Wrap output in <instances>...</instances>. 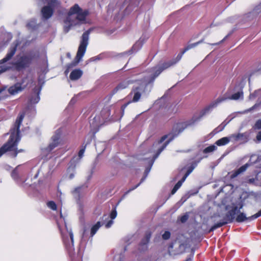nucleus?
<instances>
[{"label":"nucleus","mask_w":261,"mask_h":261,"mask_svg":"<svg viewBox=\"0 0 261 261\" xmlns=\"http://www.w3.org/2000/svg\"><path fill=\"white\" fill-rule=\"evenodd\" d=\"M230 137H223L216 142V144L218 146H223L228 144L230 142Z\"/></svg>","instance_id":"nucleus-24"},{"label":"nucleus","mask_w":261,"mask_h":261,"mask_svg":"<svg viewBox=\"0 0 261 261\" xmlns=\"http://www.w3.org/2000/svg\"><path fill=\"white\" fill-rule=\"evenodd\" d=\"M88 14V10L82 9L78 4H74L69 8L63 20L64 32L67 33L73 27L85 23Z\"/></svg>","instance_id":"nucleus-1"},{"label":"nucleus","mask_w":261,"mask_h":261,"mask_svg":"<svg viewBox=\"0 0 261 261\" xmlns=\"http://www.w3.org/2000/svg\"><path fill=\"white\" fill-rule=\"evenodd\" d=\"M100 56H96V57L91 58L90 61H95L100 60Z\"/></svg>","instance_id":"nucleus-43"},{"label":"nucleus","mask_w":261,"mask_h":261,"mask_svg":"<svg viewBox=\"0 0 261 261\" xmlns=\"http://www.w3.org/2000/svg\"><path fill=\"white\" fill-rule=\"evenodd\" d=\"M127 104H128V103H127V104H126V105H123V106L122 107V110L123 113H124V109H125V108L126 107V106H127Z\"/></svg>","instance_id":"nucleus-50"},{"label":"nucleus","mask_w":261,"mask_h":261,"mask_svg":"<svg viewBox=\"0 0 261 261\" xmlns=\"http://www.w3.org/2000/svg\"><path fill=\"white\" fill-rule=\"evenodd\" d=\"M149 171H150V169L147 171V174L149 172Z\"/></svg>","instance_id":"nucleus-56"},{"label":"nucleus","mask_w":261,"mask_h":261,"mask_svg":"<svg viewBox=\"0 0 261 261\" xmlns=\"http://www.w3.org/2000/svg\"><path fill=\"white\" fill-rule=\"evenodd\" d=\"M88 230V228L86 227H85L84 228L83 232L82 234V237L84 238L85 236H86L87 234V231Z\"/></svg>","instance_id":"nucleus-47"},{"label":"nucleus","mask_w":261,"mask_h":261,"mask_svg":"<svg viewBox=\"0 0 261 261\" xmlns=\"http://www.w3.org/2000/svg\"><path fill=\"white\" fill-rule=\"evenodd\" d=\"M90 32L91 29H89L83 33L74 61L71 65L68 66V68L70 67L76 66L82 60L88 44L89 36Z\"/></svg>","instance_id":"nucleus-5"},{"label":"nucleus","mask_w":261,"mask_h":261,"mask_svg":"<svg viewBox=\"0 0 261 261\" xmlns=\"http://www.w3.org/2000/svg\"><path fill=\"white\" fill-rule=\"evenodd\" d=\"M249 165H250L249 164L246 163L244 165L241 166L237 170L233 172L230 175L231 178H235L240 174L245 172L246 170V169L248 168V167L249 166Z\"/></svg>","instance_id":"nucleus-20"},{"label":"nucleus","mask_w":261,"mask_h":261,"mask_svg":"<svg viewBox=\"0 0 261 261\" xmlns=\"http://www.w3.org/2000/svg\"><path fill=\"white\" fill-rule=\"evenodd\" d=\"M47 206L52 210H56L57 209V205L53 201H50L47 203Z\"/></svg>","instance_id":"nucleus-30"},{"label":"nucleus","mask_w":261,"mask_h":261,"mask_svg":"<svg viewBox=\"0 0 261 261\" xmlns=\"http://www.w3.org/2000/svg\"><path fill=\"white\" fill-rule=\"evenodd\" d=\"M203 42V39H202L200 40L199 41H198L197 42L191 43L190 44H188L184 49V50L179 54H178L176 59H173V60L168 61L167 62H166L164 64H163L162 65H160L163 69H166L170 66L175 64L177 62H178L182 58V55L188 50L189 49H191L196 46H197L198 44Z\"/></svg>","instance_id":"nucleus-9"},{"label":"nucleus","mask_w":261,"mask_h":261,"mask_svg":"<svg viewBox=\"0 0 261 261\" xmlns=\"http://www.w3.org/2000/svg\"><path fill=\"white\" fill-rule=\"evenodd\" d=\"M261 216V210L258 211L257 213L252 216L253 219H256L258 217Z\"/></svg>","instance_id":"nucleus-38"},{"label":"nucleus","mask_w":261,"mask_h":261,"mask_svg":"<svg viewBox=\"0 0 261 261\" xmlns=\"http://www.w3.org/2000/svg\"><path fill=\"white\" fill-rule=\"evenodd\" d=\"M227 98H219L215 101L211 103L209 106L205 107L200 112V116L198 117L197 119H200L202 116H203L206 114L210 112L213 108L216 107L217 105L226 100Z\"/></svg>","instance_id":"nucleus-13"},{"label":"nucleus","mask_w":261,"mask_h":261,"mask_svg":"<svg viewBox=\"0 0 261 261\" xmlns=\"http://www.w3.org/2000/svg\"><path fill=\"white\" fill-rule=\"evenodd\" d=\"M254 127L256 129H261V119L258 120L254 125Z\"/></svg>","instance_id":"nucleus-34"},{"label":"nucleus","mask_w":261,"mask_h":261,"mask_svg":"<svg viewBox=\"0 0 261 261\" xmlns=\"http://www.w3.org/2000/svg\"><path fill=\"white\" fill-rule=\"evenodd\" d=\"M249 135L247 132L244 133H238L232 134L230 138L233 139L235 141H243L244 142H247L248 140Z\"/></svg>","instance_id":"nucleus-16"},{"label":"nucleus","mask_w":261,"mask_h":261,"mask_svg":"<svg viewBox=\"0 0 261 261\" xmlns=\"http://www.w3.org/2000/svg\"><path fill=\"white\" fill-rule=\"evenodd\" d=\"M140 4L139 0H119V6L125 7V10L129 12L138 7Z\"/></svg>","instance_id":"nucleus-12"},{"label":"nucleus","mask_w":261,"mask_h":261,"mask_svg":"<svg viewBox=\"0 0 261 261\" xmlns=\"http://www.w3.org/2000/svg\"><path fill=\"white\" fill-rule=\"evenodd\" d=\"M67 232L68 233V235L70 237V242H69V243L67 242V241H66V238L63 234H62L64 244L65 245L66 248L68 250L69 253L70 254H71L73 253V252L74 250V248L73 247V234L71 230H70V229L68 230L67 228Z\"/></svg>","instance_id":"nucleus-14"},{"label":"nucleus","mask_w":261,"mask_h":261,"mask_svg":"<svg viewBox=\"0 0 261 261\" xmlns=\"http://www.w3.org/2000/svg\"><path fill=\"white\" fill-rule=\"evenodd\" d=\"M216 149H217V147L215 145H213L210 146L205 148L203 150V152L204 153L211 152H213V151L215 150Z\"/></svg>","instance_id":"nucleus-29"},{"label":"nucleus","mask_w":261,"mask_h":261,"mask_svg":"<svg viewBox=\"0 0 261 261\" xmlns=\"http://www.w3.org/2000/svg\"><path fill=\"white\" fill-rule=\"evenodd\" d=\"M256 139L258 142L261 141V131L257 134L256 136Z\"/></svg>","instance_id":"nucleus-45"},{"label":"nucleus","mask_w":261,"mask_h":261,"mask_svg":"<svg viewBox=\"0 0 261 261\" xmlns=\"http://www.w3.org/2000/svg\"><path fill=\"white\" fill-rule=\"evenodd\" d=\"M23 117L24 114H21L16 119L14 127L11 129V133L9 141L0 148V157L7 152H9L10 156L15 157L19 151L17 150V146L20 140L19 127Z\"/></svg>","instance_id":"nucleus-3"},{"label":"nucleus","mask_w":261,"mask_h":261,"mask_svg":"<svg viewBox=\"0 0 261 261\" xmlns=\"http://www.w3.org/2000/svg\"><path fill=\"white\" fill-rule=\"evenodd\" d=\"M140 41L136 42V44L133 46V49H134L135 50H138L139 47H138V48H136H136L137 47V46L140 45Z\"/></svg>","instance_id":"nucleus-44"},{"label":"nucleus","mask_w":261,"mask_h":261,"mask_svg":"<svg viewBox=\"0 0 261 261\" xmlns=\"http://www.w3.org/2000/svg\"><path fill=\"white\" fill-rule=\"evenodd\" d=\"M63 132V128L61 127L58 128L55 131L54 135L51 137V142L46 148L47 151H50L55 147L63 144V141L61 138Z\"/></svg>","instance_id":"nucleus-10"},{"label":"nucleus","mask_w":261,"mask_h":261,"mask_svg":"<svg viewBox=\"0 0 261 261\" xmlns=\"http://www.w3.org/2000/svg\"><path fill=\"white\" fill-rule=\"evenodd\" d=\"M227 37V36H226L223 39H222L221 41L218 42V43H213V44H211V45H218V44H220V43H222Z\"/></svg>","instance_id":"nucleus-46"},{"label":"nucleus","mask_w":261,"mask_h":261,"mask_svg":"<svg viewBox=\"0 0 261 261\" xmlns=\"http://www.w3.org/2000/svg\"><path fill=\"white\" fill-rule=\"evenodd\" d=\"M194 255V252H192V254L185 261H192Z\"/></svg>","instance_id":"nucleus-48"},{"label":"nucleus","mask_w":261,"mask_h":261,"mask_svg":"<svg viewBox=\"0 0 261 261\" xmlns=\"http://www.w3.org/2000/svg\"><path fill=\"white\" fill-rule=\"evenodd\" d=\"M256 97H258L259 99H261V90L256 91L253 93L250 94L249 99L250 100H254Z\"/></svg>","instance_id":"nucleus-26"},{"label":"nucleus","mask_w":261,"mask_h":261,"mask_svg":"<svg viewBox=\"0 0 261 261\" xmlns=\"http://www.w3.org/2000/svg\"><path fill=\"white\" fill-rule=\"evenodd\" d=\"M36 25V22L35 20H32L27 24V27L29 29H33L35 28Z\"/></svg>","instance_id":"nucleus-32"},{"label":"nucleus","mask_w":261,"mask_h":261,"mask_svg":"<svg viewBox=\"0 0 261 261\" xmlns=\"http://www.w3.org/2000/svg\"><path fill=\"white\" fill-rule=\"evenodd\" d=\"M242 207H243V206H242V205H241V206H240V208H242Z\"/></svg>","instance_id":"nucleus-57"},{"label":"nucleus","mask_w":261,"mask_h":261,"mask_svg":"<svg viewBox=\"0 0 261 261\" xmlns=\"http://www.w3.org/2000/svg\"><path fill=\"white\" fill-rule=\"evenodd\" d=\"M40 100V97L39 96V93L37 94H35L34 96H32V97L30 99V102L31 104H36L39 102Z\"/></svg>","instance_id":"nucleus-28"},{"label":"nucleus","mask_w":261,"mask_h":261,"mask_svg":"<svg viewBox=\"0 0 261 261\" xmlns=\"http://www.w3.org/2000/svg\"><path fill=\"white\" fill-rule=\"evenodd\" d=\"M131 83V81L130 80H127L125 81H123L121 82L120 84H119L114 89V91L115 92H117V91L119 90H122L123 89L126 88L128 85Z\"/></svg>","instance_id":"nucleus-22"},{"label":"nucleus","mask_w":261,"mask_h":261,"mask_svg":"<svg viewBox=\"0 0 261 261\" xmlns=\"http://www.w3.org/2000/svg\"><path fill=\"white\" fill-rule=\"evenodd\" d=\"M26 87V85H22V83H17L14 85L10 87L8 91L11 95H15L22 91Z\"/></svg>","instance_id":"nucleus-15"},{"label":"nucleus","mask_w":261,"mask_h":261,"mask_svg":"<svg viewBox=\"0 0 261 261\" xmlns=\"http://www.w3.org/2000/svg\"><path fill=\"white\" fill-rule=\"evenodd\" d=\"M16 48L17 44H15L13 46L11 47L6 56L4 59L0 60V74L9 70L11 68L12 64L10 63H8V61L10 60L15 54Z\"/></svg>","instance_id":"nucleus-8"},{"label":"nucleus","mask_w":261,"mask_h":261,"mask_svg":"<svg viewBox=\"0 0 261 261\" xmlns=\"http://www.w3.org/2000/svg\"><path fill=\"white\" fill-rule=\"evenodd\" d=\"M193 170V168L189 169L187 172L183 176L182 179L177 182V183L175 185V186L174 187L171 191L172 194H174L177 191V190L181 186L182 183L185 181V180L188 176V175L192 172Z\"/></svg>","instance_id":"nucleus-19"},{"label":"nucleus","mask_w":261,"mask_h":261,"mask_svg":"<svg viewBox=\"0 0 261 261\" xmlns=\"http://www.w3.org/2000/svg\"><path fill=\"white\" fill-rule=\"evenodd\" d=\"M85 148L86 147L85 146L84 148H82L80 151H79V156L80 159H81L83 155H84V153L85 152Z\"/></svg>","instance_id":"nucleus-36"},{"label":"nucleus","mask_w":261,"mask_h":261,"mask_svg":"<svg viewBox=\"0 0 261 261\" xmlns=\"http://www.w3.org/2000/svg\"><path fill=\"white\" fill-rule=\"evenodd\" d=\"M252 216L249 217H247L246 215L243 213H240L236 218V221L238 222H242L246 220H252Z\"/></svg>","instance_id":"nucleus-23"},{"label":"nucleus","mask_w":261,"mask_h":261,"mask_svg":"<svg viewBox=\"0 0 261 261\" xmlns=\"http://www.w3.org/2000/svg\"><path fill=\"white\" fill-rule=\"evenodd\" d=\"M18 166L15 169H14L12 172V177L15 180H16L18 178V173L17 172V168Z\"/></svg>","instance_id":"nucleus-31"},{"label":"nucleus","mask_w":261,"mask_h":261,"mask_svg":"<svg viewBox=\"0 0 261 261\" xmlns=\"http://www.w3.org/2000/svg\"><path fill=\"white\" fill-rule=\"evenodd\" d=\"M149 239V237H148V238H147V242H148Z\"/></svg>","instance_id":"nucleus-55"},{"label":"nucleus","mask_w":261,"mask_h":261,"mask_svg":"<svg viewBox=\"0 0 261 261\" xmlns=\"http://www.w3.org/2000/svg\"><path fill=\"white\" fill-rule=\"evenodd\" d=\"M170 237V232L168 231H165L162 235V238L164 240H168Z\"/></svg>","instance_id":"nucleus-33"},{"label":"nucleus","mask_w":261,"mask_h":261,"mask_svg":"<svg viewBox=\"0 0 261 261\" xmlns=\"http://www.w3.org/2000/svg\"><path fill=\"white\" fill-rule=\"evenodd\" d=\"M100 226H101V225H100V222H97V223L95 225H94V226H92V227L91 229V233H90L91 237H92L96 233V232H97L98 229L99 228Z\"/></svg>","instance_id":"nucleus-27"},{"label":"nucleus","mask_w":261,"mask_h":261,"mask_svg":"<svg viewBox=\"0 0 261 261\" xmlns=\"http://www.w3.org/2000/svg\"><path fill=\"white\" fill-rule=\"evenodd\" d=\"M163 70L164 69H163L160 65L157 66L151 69L150 71L149 77H145L144 81L140 84L139 86H137L134 88L132 93V94L134 93V96L132 100L133 102H137L139 101L141 95V93L144 91L147 84L153 82L155 77H157Z\"/></svg>","instance_id":"nucleus-4"},{"label":"nucleus","mask_w":261,"mask_h":261,"mask_svg":"<svg viewBox=\"0 0 261 261\" xmlns=\"http://www.w3.org/2000/svg\"><path fill=\"white\" fill-rule=\"evenodd\" d=\"M193 170V168L189 169L187 172L183 176L182 179L177 182V183L175 185V186L174 187L171 191L172 194H174L177 191V190L181 186L182 183L185 181V180L188 176V175L192 172Z\"/></svg>","instance_id":"nucleus-18"},{"label":"nucleus","mask_w":261,"mask_h":261,"mask_svg":"<svg viewBox=\"0 0 261 261\" xmlns=\"http://www.w3.org/2000/svg\"><path fill=\"white\" fill-rule=\"evenodd\" d=\"M34 58V55L32 54L23 56L14 63V65L17 69L21 70L29 66Z\"/></svg>","instance_id":"nucleus-11"},{"label":"nucleus","mask_w":261,"mask_h":261,"mask_svg":"<svg viewBox=\"0 0 261 261\" xmlns=\"http://www.w3.org/2000/svg\"><path fill=\"white\" fill-rule=\"evenodd\" d=\"M261 216V210L258 211L257 213L252 216L253 219H256L258 217Z\"/></svg>","instance_id":"nucleus-39"},{"label":"nucleus","mask_w":261,"mask_h":261,"mask_svg":"<svg viewBox=\"0 0 261 261\" xmlns=\"http://www.w3.org/2000/svg\"><path fill=\"white\" fill-rule=\"evenodd\" d=\"M257 107V104H255L251 108H250V110L249 111H251L253 109H254V108H255L256 107Z\"/></svg>","instance_id":"nucleus-51"},{"label":"nucleus","mask_w":261,"mask_h":261,"mask_svg":"<svg viewBox=\"0 0 261 261\" xmlns=\"http://www.w3.org/2000/svg\"><path fill=\"white\" fill-rule=\"evenodd\" d=\"M113 223V221L112 220H110L106 224V227L108 228L111 226V225Z\"/></svg>","instance_id":"nucleus-41"},{"label":"nucleus","mask_w":261,"mask_h":261,"mask_svg":"<svg viewBox=\"0 0 261 261\" xmlns=\"http://www.w3.org/2000/svg\"><path fill=\"white\" fill-rule=\"evenodd\" d=\"M186 123H177L173 128L172 133L168 135L164 136L160 141L155 142L153 145V153L151 154L152 159L150 161V167L154 163V160L158 157L161 152L166 148L167 145L174 137H176L180 133L182 132L188 126Z\"/></svg>","instance_id":"nucleus-2"},{"label":"nucleus","mask_w":261,"mask_h":261,"mask_svg":"<svg viewBox=\"0 0 261 261\" xmlns=\"http://www.w3.org/2000/svg\"><path fill=\"white\" fill-rule=\"evenodd\" d=\"M243 93L242 91L237 92V93L232 94L230 97H228L229 99L231 100H238L240 98H243Z\"/></svg>","instance_id":"nucleus-25"},{"label":"nucleus","mask_w":261,"mask_h":261,"mask_svg":"<svg viewBox=\"0 0 261 261\" xmlns=\"http://www.w3.org/2000/svg\"><path fill=\"white\" fill-rule=\"evenodd\" d=\"M237 206L234 207L231 211H229L225 215L221 216L220 222L215 224L210 229V231H213L217 228L220 227L223 225L231 221L234 218L237 213L238 212Z\"/></svg>","instance_id":"nucleus-7"},{"label":"nucleus","mask_w":261,"mask_h":261,"mask_svg":"<svg viewBox=\"0 0 261 261\" xmlns=\"http://www.w3.org/2000/svg\"><path fill=\"white\" fill-rule=\"evenodd\" d=\"M4 91H5V88H0V95L3 94V93ZM5 97H6V96H5V95L0 96V100L4 98Z\"/></svg>","instance_id":"nucleus-40"},{"label":"nucleus","mask_w":261,"mask_h":261,"mask_svg":"<svg viewBox=\"0 0 261 261\" xmlns=\"http://www.w3.org/2000/svg\"><path fill=\"white\" fill-rule=\"evenodd\" d=\"M74 177V174L71 173L69 175V178L71 179Z\"/></svg>","instance_id":"nucleus-52"},{"label":"nucleus","mask_w":261,"mask_h":261,"mask_svg":"<svg viewBox=\"0 0 261 261\" xmlns=\"http://www.w3.org/2000/svg\"><path fill=\"white\" fill-rule=\"evenodd\" d=\"M226 125V124H224V126H223L222 129H223L224 128V127L225 126V125Z\"/></svg>","instance_id":"nucleus-54"},{"label":"nucleus","mask_w":261,"mask_h":261,"mask_svg":"<svg viewBox=\"0 0 261 261\" xmlns=\"http://www.w3.org/2000/svg\"><path fill=\"white\" fill-rule=\"evenodd\" d=\"M47 5L43 7L41 10V15L43 19H48L53 15L54 9L60 6L58 0H45Z\"/></svg>","instance_id":"nucleus-6"},{"label":"nucleus","mask_w":261,"mask_h":261,"mask_svg":"<svg viewBox=\"0 0 261 261\" xmlns=\"http://www.w3.org/2000/svg\"><path fill=\"white\" fill-rule=\"evenodd\" d=\"M145 178H146V176H145L144 178H142L141 182L140 183H139L138 185H137L136 186H135L134 188L130 189L129 190V191L133 190L135 189L136 188H137L140 185L141 182H142L145 179Z\"/></svg>","instance_id":"nucleus-42"},{"label":"nucleus","mask_w":261,"mask_h":261,"mask_svg":"<svg viewBox=\"0 0 261 261\" xmlns=\"http://www.w3.org/2000/svg\"><path fill=\"white\" fill-rule=\"evenodd\" d=\"M188 219V215H185L182 216L180 218V221H181L182 223H184V222H185L186 221H187Z\"/></svg>","instance_id":"nucleus-37"},{"label":"nucleus","mask_w":261,"mask_h":261,"mask_svg":"<svg viewBox=\"0 0 261 261\" xmlns=\"http://www.w3.org/2000/svg\"><path fill=\"white\" fill-rule=\"evenodd\" d=\"M117 216V212L115 209L113 210L110 214V217L113 220L115 219Z\"/></svg>","instance_id":"nucleus-35"},{"label":"nucleus","mask_w":261,"mask_h":261,"mask_svg":"<svg viewBox=\"0 0 261 261\" xmlns=\"http://www.w3.org/2000/svg\"><path fill=\"white\" fill-rule=\"evenodd\" d=\"M256 180H257V179H256V178H250L248 180V182H249V183H250V184H255V181Z\"/></svg>","instance_id":"nucleus-49"},{"label":"nucleus","mask_w":261,"mask_h":261,"mask_svg":"<svg viewBox=\"0 0 261 261\" xmlns=\"http://www.w3.org/2000/svg\"><path fill=\"white\" fill-rule=\"evenodd\" d=\"M193 170V168L189 169L187 172L183 176L182 179L177 182V183L175 185V186L174 187L171 191L172 194H174L177 191V190L181 186L182 183L185 181V180L188 176V175L192 172Z\"/></svg>","instance_id":"nucleus-17"},{"label":"nucleus","mask_w":261,"mask_h":261,"mask_svg":"<svg viewBox=\"0 0 261 261\" xmlns=\"http://www.w3.org/2000/svg\"><path fill=\"white\" fill-rule=\"evenodd\" d=\"M255 185L258 186H261V181L257 183H255Z\"/></svg>","instance_id":"nucleus-53"},{"label":"nucleus","mask_w":261,"mask_h":261,"mask_svg":"<svg viewBox=\"0 0 261 261\" xmlns=\"http://www.w3.org/2000/svg\"><path fill=\"white\" fill-rule=\"evenodd\" d=\"M83 74V72L80 69H75L73 70L70 75V79L71 80H77L81 77Z\"/></svg>","instance_id":"nucleus-21"}]
</instances>
